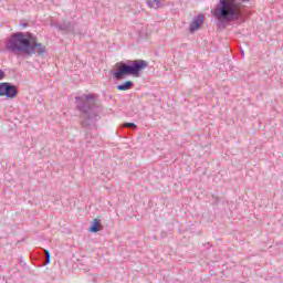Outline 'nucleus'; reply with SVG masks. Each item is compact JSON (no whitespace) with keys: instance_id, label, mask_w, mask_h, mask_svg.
<instances>
[{"instance_id":"ddd939ff","label":"nucleus","mask_w":283,"mask_h":283,"mask_svg":"<svg viewBox=\"0 0 283 283\" xmlns=\"http://www.w3.org/2000/svg\"><path fill=\"white\" fill-rule=\"evenodd\" d=\"M123 127H128L129 129H136V124L134 123H125L123 124Z\"/></svg>"},{"instance_id":"f8f14e48","label":"nucleus","mask_w":283,"mask_h":283,"mask_svg":"<svg viewBox=\"0 0 283 283\" xmlns=\"http://www.w3.org/2000/svg\"><path fill=\"white\" fill-rule=\"evenodd\" d=\"M44 254H45V260H44V266L46 265V264H50V251H48V250H44Z\"/></svg>"},{"instance_id":"4468645a","label":"nucleus","mask_w":283,"mask_h":283,"mask_svg":"<svg viewBox=\"0 0 283 283\" xmlns=\"http://www.w3.org/2000/svg\"><path fill=\"white\" fill-rule=\"evenodd\" d=\"M6 78V73L0 70V81H3Z\"/></svg>"},{"instance_id":"2eb2a0df","label":"nucleus","mask_w":283,"mask_h":283,"mask_svg":"<svg viewBox=\"0 0 283 283\" xmlns=\"http://www.w3.org/2000/svg\"><path fill=\"white\" fill-rule=\"evenodd\" d=\"M83 127H87V125H90V123H82Z\"/></svg>"},{"instance_id":"423d86ee","label":"nucleus","mask_w":283,"mask_h":283,"mask_svg":"<svg viewBox=\"0 0 283 283\" xmlns=\"http://www.w3.org/2000/svg\"><path fill=\"white\" fill-rule=\"evenodd\" d=\"M29 50H33L34 54H38L39 56H43V54H45V52H46L45 45L36 42V38H34L32 35H31V40H30Z\"/></svg>"},{"instance_id":"6e6552de","label":"nucleus","mask_w":283,"mask_h":283,"mask_svg":"<svg viewBox=\"0 0 283 283\" xmlns=\"http://www.w3.org/2000/svg\"><path fill=\"white\" fill-rule=\"evenodd\" d=\"M55 28L61 32H74V23L70 21H65L63 23H56Z\"/></svg>"},{"instance_id":"f03ea898","label":"nucleus","mask_w":283,"mask_h":283,"mask_svg":"<svg viewBox=\"0 0 283 283\" xmlns=\"http://www.w3.org/2000/svg\"><path fill=\"white\" fill-rule=\"evenodd\" d=\"M32 34L17 32L13 33L7 41L6 48L15 56H33L34 50H30V41Z\"/></svg>"},{"instance_id":"9d476101","label":"nucleus","mask_w":283,"mask_h":283,"mask_svg":"<svg viewBox=\"0 0 283 283\" xmlns=\"http://www.w3.org/2000/svg\"><path fill=\"white\" fill-rule=\"evenodd\" d=\"M132 87H134V82L132 81H127L123 84L117 85V90L119 92H127V90H132Z\"/></svg>"},{"instance_id":"0eeeda50","label":"nucleus","mask_w":283,"mask_h":283,"mask_svg":"<svg viewBox=\"0 0 283 283\" xmlns=\"http://www.w3.org/2000/svg\"><path fill=\"white\" fill-rule=\"evenodd\" d=\"M202 23H205V15L203 14L196 15L192 19V22L190 23L189 31L193 33L196 32V30H200Z\"/></svg>"},{"instance_id":"20e7f679","label":"nucleus","mask_w":283,"mask_h":283,"mask_svg":"<svg viewBox=\"0 0 283 283\" xmlns=\"http://www.w3.org/2000/svg\"><path fill=\"white\" fill-rule=\"evenodd\" d=\"M97 98L98 95L96 94H84L75 97L78 112H81L88 120L98 116V112H96V109H98V105H96Z\"/></svg>"},{"instance_id":"1a4fd4ad","label":"nucleus","mask_w":283,"mask_h":283,"mask_svg":"<svg viewBox=\"0 0 283 283\" xmlns=\"http://www.w3.org/2000/svg\"><path fill=\"white\" fill-rule=\"evenodd\" d=\"M102 230H103V226L101 224V220L94 219L92 221V224L88 231H91V233H98V231H102Z\"/></svg>"},{"instance_id":"39448f33","label":"nucleus","mask_w":283,"mask_h":283,"mask_svg":"<svg viewBox=\"0 0 283 283\" xmlns=\"http://www.w3.org/2000/svg\"><path fill=\"white\" fill-rule=\"evenodd\" d=\"M17 94H19V91L17 90L15 85L8 82L0 83V96H7V98H15Z\"/></svg>"},{"instance_id":"9b49d317","label":"nucleus","mask_w":283,"mask_h":283,"mask_svg":"<svg viewBox=\"0 0 283 283\" xmlns=\"http://www.w3.org/2000/svg\"><path fill=\"white\" fill-rule=\"evenodd\" d=\"M148 8H153L154 10H158V8H163L160 0H147Z\"/></svg>"},{"instance_id":"f257e3e1","label":"nucleus","mask_w":283,"mask_h":283,"mask_svg":"<svg viewBox=\"0 0 283 283\" xmlns=\"http://www.w3.org/2000/svg\"><path fill=\"white\" fill-rule=\"evenodd\" d=\"M249 0H220V6L214 8L213 15L220 23H231L238 21L244 23L247 13H244V4Z\"/></svg>"},{"instance_id":"7ed1b4c3","label":"nucleus","mask_w":283,"mask_h":283,"mask_svg":"<svg viewBox=\"0 0 283 283\" xmlns=\"http://www.w3.org/2000/svg\"><path fill=\"white\" fill-rule=\"evenodd\" d=\"M149 67V63L145 60H128L127 62H120L117 71L113 73L116 81L125 78V76H140V72Z\"/></svg>"}]
</instances>
